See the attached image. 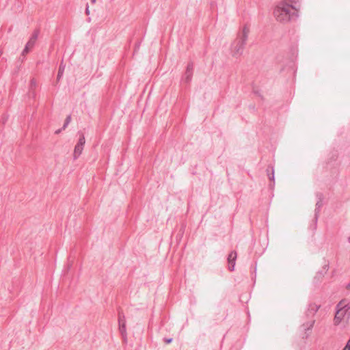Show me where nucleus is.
<instances>
[{"instance_id":"nucleus-1","label":"nucleus","mask_w":350,"mask_h":350,"mask_svg":"<svg viewBox=\"0 0 350 350\" xmlns=\"http://www.w3.org/2000/svg\"><path fill=\"white\" fill-rule=\"evenodd\" d=\"M297 10L295 5L282 1L275 8L273 14L278 21L286 23L298 17Z\"/></svg>"},{"instance_id":"nucleus-2","label":"nucleus","mask_w":350,"mask_h":350,"mask_svg":"<svg viewBox=\"0 0 350 350\" xmlns=\"http://www.w3.org/2000/svg\"><path fill=\"white\" fill-rule=\"evenodd\" d=\"M250 27L246 24L242 29L238 32L236 39L230 45V52L233 57L237 58L241 56L248 38Z\"/></svg>"},{"instance_id":"nucleus-3","label":"nucleus","mask_w":350,"mask_h":350,"mask_svg":"<svg viewBox=\"0 0 350 350\" xmlns=\"http://www.w3.org/2000/svg\"><path fill=\"white\" fill-rule=\"evenodd\" d=\"M350 304L345 299L341 300L336 306V312L334 317V324L338 325L342 321H348L350 318Z\"/></svg>"},{"instance_id":"nucleus-4","label":"nucleus","mask_w":350,"mask_h":350,"mask_svg":"<svg viewBox=\"0 0 350 350\" xmlns=\"http://www.w3.org/2000/svg\"><path fill=\"white\" fill-rule=\"evenodd\" d=\"M193 73V64L192 62H189L186 68L185 74L182 77V81L186 83L191 82Z\"/></svg>"},{"instance_id":"nucleus-5","label":"nucleus","mask_w":350,"mask_h":350,"mask_svg":"<svg viewBox=\"0 0 350 350\" xmlns=\"http://www.w3.org/2000/svg\"><path fill=\"white\" fill-rule=\"evenodd\" d=\"M237 252L235 251H232L228 254V263L230 265L228 269H229V270L230 271H232L234 269L235 261H236V259H237Z\"/></svg>"},{"instance_id":"nucleus-6","label":"nucleus","mask_w":350,"mask_h":350,"mask_svg":"<svg viewBox=\"0 0 350 350\" xmlns=\"http://www.w3.org/2000/svg\"><path fill=\"white\" fill-rule=\"evenodd\" d=\"M39 33H40V31L38 29H36L33 32L31 38H29V41L27 42V43L25 45V46H27V48L32 49L33 47V46L35 45L36 40L38 39Z\"/></svg>"},{"instance_id":"nucleus-7","label":"nucleus","mask_w":350,"mask_h":350,"mask_svg":"<svg viewBox=\"0 0 350 350\" xmlns=\"http://www.w3.org/2000/svg\"><path fill=\"white\" fill-rule=\"evenodd\" d=\"M320 308V305H317L314 303H311L308 305V315L309 314H311V315H314L316 314V312L319 310V309Z\"/></svg>"},{"instance_id":"nucleus-8","label":"nucleus","mask_w":350,"mask_h":350,"mask_svg":"<svg viewBox=\"0 0 350 350\" xmlns=\"http://www.w3.org/2000/svg\"><path fill=\"white\" fill-rule=\"evenodd\" d=\"M83 150V146H80L79 144H76L73 153V159L76 160L79 158V157L81 154L82 151Z\"/></svg>"},{"instance_id":"nucleus-9","label":"nucleus","mask_w":350,"mask_h":350,"mask_svg":"<svg viewBox=\"0 0 350 350\" xmlns=\"http://www.w3.org/2000/svg\"><path fill=\"white\" fill-rule=\"evenodd\" d=\"M119 330L123 338L124 341L126 342L127 340L126 329V325H124V323H122V324L119 325Z\"/></svg>"},{"instance_id":"nucleus-10","label":"nucleus","mask_w":350,"mask_h":350,"mask_svg":"<svg viewBox=\"0 0 350 350\" xmlns=\"http://www.w3.org/2000/svg\"><path fill=\"white\" fill-rule=\"evenodd\" d=\"M267 174L269 176V178L270 180L274 181L275 177H274V170L273 167H269L267 170Z\"/></svg>"},{"instance_id":"nucleus-11","label":"nucleus","mask_w":350,"mask_h":350,"mask_svg":"<svg viewBox=\"0 0 350 350\" xmlns=\"http://www.w3.org/2000/svg\"><path fill=\"white\" fill-rule=\"evenodd\" d=\"M64 69H65V65L63 64V63H62L59 65V70H58V73H57V80H59L60 78L62 77L64 72Z\"/></svg>"},{"instance_id":"nucleus-12","label":"nucleus","mask_w":350,"mask_h":350,"mask_svg":"<svg viewBox=\"0 0 350 350\" xmlns=\"http://www.w3.org/2000/svg\"><path fill=\"white\" fill-rule=\"evenodd\" d=\"M321 198H319V200L317 202L316 204V209H315V217H314V219H315V221H317V218H318V213L319 211V208H321Z\"/></svg>"},{"instance_id":"nucleus-13","label":"nucleus","mask_w":350,"mask_h":350,"mask_svg":"<svg viewBox=\"0 0 350 350\" xmlns=\"http://www.w3.org/2000/svg\"><path fill=\"white\" fill-rule=\"evenodd\" d=\"M85 143V136H84V135L83 133H81L78 142H77V144H79L80 146H84Z\"/></svg>"},{"instance_id":"nucleus-14","label":"nucleus","mask_w":350,"mask_h":350,"mask_svg":"<svg viewBox=\"0 0 350 350\" xmlns=\"http://www.w3.org/2000/svg\"><path fill=\"white\" fill-rule=\"evenodd\" d=\"M122 323H124V325H126V319L125 317L123 314L119 312L118 314V323L119 325L122 324Z\"/></svg>"},{"instance_id":"nucleus-15","label":"nucleus","mask_w":350,"mask_h":350,"mask_svg":"<svg viewBox=\"0 0 350 350\" xmlns=\"http://www.w3.org/2000/svg\"><path fill=\"white\" fill-rule=\"evenodd\" d=\"M70 121H71V116L69 115L66 117V118L65 120V122L63 125L62 129H65L68 126V125L70 124Z\"/></svg>"},{"instance_id":"nucleus-16","label":"nucleus","mask_w":350,"mask_h":350,"mask_svg":"<svg viewBox=\"0 0 350 350\" xmlns=\"http://www.w3.org/2000/svg\"><path fill=\"white\" fill-rule=\"evenodd\" d=\"M283 1H286L291 5H295L299 1V0H284Z\"/></svg>"},{"instance_id":"nucleus-17","label":"nucleus","mask_w":350,"mask_h":350,"mask_svg":"<svg viewBox=\"0 0 350 350\" xmlns=\"http://www.w3.org/2000/svg\"><path fill=\"white\" fill-rule=\"evenodd\" d=\"M30 49H29V48H27V46H25V49H23V52H22V55H25V54L28 53Z\"/></svg>"},{"instance_id":"nucleus-18","label":"nucleus","mask_w":350,"mask_h":350,"mask_svg":"<svg viewBox=\"0 0 350 350\" xmlns=\"http://www.w3.org/2000/svg\"><path fill=\"white\" fill-rule=\"evenodd\" d=\"M343 350H350V338L348 340L346 346L345 347Z\"/></svg>"},{"instance_id":"nucleus-19","label":"nucleus","mask_w":350,"mask_h":350,"mask_svg":"<svg viewBox=\"0 0 350 350\" xmlns=\"http://www.w3.org/2000/svg\"><path fill=\"white\" fill-rule=\"evenodd\" d=\"M31 87L36 85V82L35 79H33L31 80Z\"/></svg>"},{"instance_id":"nucleus-20","label":"nucleus","mask_w":350,"mask_h":350,"mask_svg":"<svg viewBox=\"0 0 350 350\" xmlns=\"http://www.w3.org/2000/svg\"><path fill=\"white\" fill-rule=\"evenodd\" d=\"M164 340L167 344H170L172 341V338H165Z\"/></svg>"},{"instance_id":"nucleus-21","label":"nucleus","mask_w":350,"mask_h":350,"mask_svg":"<svg viewBox=\"0 0 350 350\" xmlns=\"http://www.w3.org/2000/svg\"><path fill=\"white\" fill-rule=\"evenodd\" d=\"M85 13H86V14H90V10H89L88 5H86Z\"/></svg>"},{"instance_id":"nucleus-22","label":"nucleus","mask_w":350,"mask_h":350,"mask_svg":"<svg viewBox=\"0 0 350 350\" xmlns=\"http://www.w3.org/2000/svg\"><path fill=\"white\" fill-rule=\"evenodd\" d=\"M314 324V321H312L310 323V326H309V327H308V329H312V327H313Z\"/></svg>"},{"instance_id":"nucleus-23","label":"nucleus","mask_w":350,"mask_h":350,"mask_svg":"<svg viewBox=\"0 0 350 350\" xmlns=\"http://www.w3.org/2000/svg\"><path fill=\"white\" fill-rule=\"evenodd\" d=\"M62 130H63V129H62H62H58V130H57V131H55V133H56V134H59V133Z\"/></svg>"},{"instance_id":"nucleus-24","label":"nucleus","mask_w":350,"mask_h":350,"mask_svg":"<svg viewBox=\"0 0 350 350\" xmlns=\"http://www.w3.org/2000/svg\"><path fill=\"white\" fill-rule=\"evenodd\" d=\"M347 288H348V289L350 288V282L347 285Z\"/></svg>"},{"instance_id":"nucleus-25","label":"nucleus","mask_w":350,"mask_h":350,"mask_svg":"<svg viewBox=\"0 0 350 350\" xmlns=\"http://www.w3.org/2000/svg\"><path fill=\"white\" fill-rule=\"evenodd\" d=\"M91 2H92V3H94L96 2V0H91Z\"/></svg>"},{"instance_id":"nucleus-26","label":"nucleus","mask_w":350,"mask_h":350,"mask_svg":"<svg viewBox=\"0 0 350 350\" xmlns=\"http://www.w3.org/2000/svg\"><path fill=\"white\" fill-rule=\"evenodd\" d=\"M2 53H3L2 51H0V56L2 55Z\"/></svg>"},{"instance_id":"nucleus-27","label":"nucleus","mask_w":350,"mask_h":350,"mask_svg":"<svg viewBox=\"0 0 350 350\" xmlns=\"http://www.w3.org/2000/svg\"><path fill=\"white\" fill-rule=\"evenodd\" d=\"M349 243H350V237L349 238Z\"/></svg>"}]
</instances>
